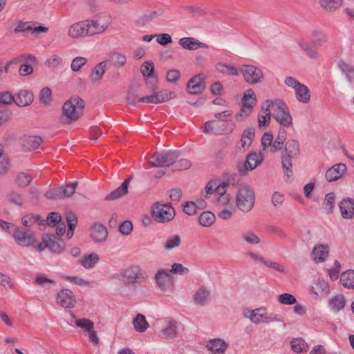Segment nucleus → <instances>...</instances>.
Here are the masks:
<instances>
[{"label":"nucleus","mask_w":354,"mask_h":354,"mask_svg":"<svg viewBox=\"0 0 354 354\" xmlns=\"http://www.w3.org/2000/svg\"><path fill=\"white\" fill-rule=\"evenodd\" d=\"M84 105V100L78 96L68 100L62 106V122L69 124L77 120L82 115Z\"/></svg>","instance_id":"nucleus-1"},{"label":"nucleus","mask_w":354,"mask_h":354,"mask_svg":"<svg viewBox=\"0 0 354 354\" xmlns=\"http://www.w3.org/2000/svg\"><path fill=\"white\" fill-rule=\"evenodd\" d=\"M268 106H271L274 118L283 127L289 128L292 126V118L286 104L282 100H268Z\"/></svg>","instance_id":"nucleus-2"},{"label":"nucleus","mask_w":354,"mask_h":354,"mask_svg":"<svg viewBox=\"0 0 354 354\" xmlns=\"http://www.w3.org/2000/svg\"><path fill=\"white\" fill-rule=\"evenodd\" d=\"M299 155V144L297 140H290L285 145L284 151L281 155V165L288 177L292 174V159Z\"/></svg>","instance_id":"nucleus-3"},{"label":"nucleus","mask_w":354,"mask_h":354,"mask_svg":"<svg viewBox=\"0 0 354 354\" xmlns=\"http://www.w3.org/2000/svg\"><path fill=\"white\" fill-rule=\"evenodd\" d=\"M120 280L126 286L142 284L148 279V276L140 266L131 265L124 268L120 274Z\"/></svg>","instance_id":"nucleus-4"},{"label":"nucleus","mask_w":354,"mask_h":354,"mask_svg":"<svg viewBox=\"0 0 354 354\" xmlns=\"http://www.w3.org/2000/svg\"><path fill=\"white\" fill-rule=\"evenodd\" d=\"M255 203V194L253 189L248 185L241 187L236 194V205L243 212H250Z\"/></svg>","instance_id":"nucleus-5"},{"label":"nucleus","mask_w":354,"mask_h":354,"mask_svg":"<svg viewBox=\"0 0 354 354\" xmlns=\"http://www.w3.org/2000/svg\"><path fill=\"white\" fill-rule=\"evenodd\" d=\"M234 124L227 120L215 119L204 123L203 131L205 133L216 135L229 134L232 132Z\"/></svg>","instance_id":"nucleus-6"},{"label":"nucleus","mask_w":354,"mask_h":354,"mask_svg":"<svg viewBox=\"0 0 354 354\" xmlns=\"http://www.w3.org/2000/svg\"><path fill=\"white\" fill-rule=\"evenodd\" d=\"M151 216L153 220L158 223H167L174 219L175 216V209L168 204L156 202L153 205Z\"/></svg>","instance_id":"nucleus-7"},{"label":"nucleus","mask_w":354,"mask_h":354,"mask_svg":"<svg viewBox=\"0 0 354 354\" xmlns=\"http://www.w3.org/2000/svg\"><path fill=\"white\" fill-rule=\"evenodd\" d=\"M86 21L90 36L104 32L109 28L112 21L111 17L106 14Z\"/></svg>","instance_id":"nucleus-8"},{"label":"nucleus","mask_w":354,"mask_h":354,"mask_svg":"<svg viewBox=\"0 0 354 354\" xmlns=\"http://www.w3.org/2000/svg\"><path fill=\"white\" fill-rule=\"evenodd\" d=\"M178 158V153L175 151L157 153L151 157L153 160L150 162V164L151 167H169L176 163Z\"/></svg>","instance_id":"nucleus-9"},{"label":"nucleus","mask_w":354,"mask_h":354,"mask_svg":"<svg viewBox=\"0 0 354 354\" xmlns=\"http://www.w3.org/2000/svg\"><path fill=\"white\" fill-rule=\"evenodd\" d=\"M13 237L17 243L21 247L33 245L36 242L35 233L32 229L16 227Z\"/></svg>","instance_id":"nucleus-10"},{"label":"nucleus","mask_w":354,"mask_h":354,"mask_svg":"<svg viewBox=\"0 0 354 354\" xmlns=\"http://www.w3.org/2000/svg\"><path fill=\"white\" fill-rule=\"evenodd\" d=\"M244 80L250 84H256L261 82L264 75L261 68L254 65H243L240 68Z\"/></svg>","instance_id":"nucleus-11"},{"label":"nucleus","mask_w":354,"mask_h":354,"mask_svg":"<svg viewBox=\"0 0 354 354\" xmlns=\"http://www.w3.org/2000/svg\"><path fill=\"white\" fill-rule=\"evenodd\" d=\"M77 182L59 186L47 191L44 196L48 199L57 200L71 196L75 191Z\"/></svg>","instance_id":"nucleus-12"},{"label":"nucleus","mask_w":354,"mask_h":354,"mask_svg":"<svg viewBox=\"0 0 354 354\" xmlns=\"http://www.w3.org/2000/svg\"><path fill=\"white\" fill-rule=\"evenodd\" d=\"M156 90L153 91V93L150 95H147L139 98L138 101L144 103L159 104L169 101L176 96L174 92L168 90H164L159 92H156Z\"/></svg>","instance_id":"nucleus-13"},{"label":"nucleus","mask_w":354,"mask_h":354,"mask_svg":"<svg viewBox=\"0 0 354 354\" xmlns=\"http://www.w3.org/2000/svg\"><path fill=\"white\" fill-rule=\"evenodd\" d=\"M245 315L255 324L277 321L276 316L268 315L266 312V309L261 308L253 310H248Z\"/></svg>","instance_id":"nucleus-14"},{"label":"nucleus","mask_w":354,"mask_h":354,"mask_svg":"<svg viewBox=\"0 0 354 354\" xmlns=\"http://www.w3.org/2000/svg\"><path fill=\"white\" fill-rule=\"evenodd\" d=\"M141 73L146 78L145 82L151 91L157 90L158 79L153 75L154 67L152 62H145L141 66Z\"/></svg>","instance_id":"nucleus-15"},{"label":"nucleus","mask_w":354,"mask_h":354,"mask_svg":"<svg viewBox=\"0 0 354 354\" xmlns=\"http://www.w3.org/2000/svg\"><path fill=\"white\" fill-rule=\"evenodd\" d=\"M155 281L159 289L161 290H169L173 283L171 271L167 269H160L157 271L154 277Z\"/></svg>","instance_id":"nucleus-16"},{"label":"nucleus","mask_w":354,"mask_h":354,"mask_svg":"<svg viewBox=\"0 0 354 354\" xmlns=\"http://www.w3.org/2000/svg\"><path fill=\"white\" fill-rule=\"evenodd\" d=\"M205 88V77L201 73L192 77L187 82V91L192 95H198L203 93Z\"/></svg>","instance_id":"nucleus-17"},{"label":"nucleus","mask_w":354,"mask_h":354,"mask_svg":"<svg viewBox=\"0 0 354 354\" xmlns=\"http://www.w3.org/2000/svg\"><path fill=\"white\" fill-rule=\"evenodd\" d=\"M57 302L63 308L74 307L76 300L73 292L68 289H63L57 293Z\"/></svg>","instance_id":"nucleus-18"},{"label":"nucleus","mask_w":354,"mask_h":354,"mask_svg":"<svg viewBox=\"0 0 354 354\" xmlns=\"http://www.w3.org/2000/svg\"><path fill=\"white\" fill-rule=\"evenodd\" d=\"M68 35L73 38L90 36L86 21H82L71 25L68 29Z\"/></svg>","instance_id":"nucleus-19"},{"label":"nucleus","mask_w":354,"mask_h":354,"mask_svg":"<svg viewBox=\"0 0 354 354\" xmlns=\"http://www.w3.org/2000/svg\"><path fill=\"white\" fill-rule=\"evenodd\" d=\"M90 232L91 238L97 243L105 241L108 236L106 227L101 223L93 224L91 227Z\"/></svg>","instance_id":"nucleus-20"},{"label":"nucleus","mask_w":354,"mask_h":354,"mask_svg":"<svg viewBox=\"0 0 354 354\" xmlns=\"http://www.w3.org/2000/svg\"><path fill=\"white\" fill-rule=\"evenodd\" d=\"M346 171V166L344 163L335 164L326 172V179L328 182H333L341 178Z\"/></svg>","instance_id":"nucleus-21"},{"label":"nucleus","mask_w":354,"mask_h":354,"mask_svg":"<svg viewBox=\"0 0 354 354\" xmlns=\"http://www.w3.org/2000/svg\"><path fill=\"white\" fill-rule=\"evenodd\" d=\"M131 179L132 176H129L125 179L120 186L112 191L110 194H107L105 196L104 200L115 201L126 195L128 193V187Z\"/></svg>","instance_id":"nucleus-22"},{"label":"nucleus","mask_w":354,"mask_h":354,"mask_svg":"<svg viewBox=\"0 0 354 354\" xmlns=\"http://www.w3.org/2000/svg\"><path fill=\"white\" fill-rule=\"evenodd\" d=\"M272 111L271 106H268V100L261 106V110L258 115V126L259 129L266 127L270 122V116Z\"/></svg>","instance_id":"nucleus-23"},{"label":"nucleus","mask_w":354,"mask_h":354,"mask_svg":"<svg viewBox=\"0 0 354 354\" xmlns=\"http://www.w3.org/2000/svg\"><path fill=\"white\" fill-rule=\"evenodd\" d=\"M42 142V138L37 136H24L21 140V146L26 151L37 149Z\"/></svg>","instance_id":"nucleus-24"},{"label":"nucleus","mask_w":354,"mask_h":354,"mask_svg":"<svg viewBox=\"0 0 354 354\" xmlns=\"http://www.w3.org/2000/svg\"><path fill=\"white\" fill-rule=\"evenodd\" d=\"M206 346L212 354H224L227 348V344L224 340L216 338L209 339Z\"/></svg>","instance_id":"nucleus-25"},{"label":"nucleus","mask_w":354,"mask_h":354,"mask_svg":"<svg viewBox=\"0 0 354 354\" xmlns=\"http://www.w3.org/2000/svg\"><path fill=\"white\" fill-rule=\"evenodd\" d=\"M339 207L343 218L351 219L354 216V201L350 198L342 200Z\"/></svg>","instance_id":"nucleus-26"},{"label":"nucleus","mask_w":354,"mask_h":354,"mask_svg":"<svg viewBox=\"0 0 354 354\" xmlns=\"http://www.w3.org/2000/svg\"><path fill=\"white\" fill-rule=\"evenodd\" d=\"M66 244L64 241L55 235H49L48 249L54 254H61L64 251Z\"/></svg>","instance_id":"nucleus-27"},{"label":"nucleus","mask_w":354,"mask_h":354,"mask_svg":"<svg viewBox=\"0 0 354 354\" xmlns=\"http://www.w3.org/2000/svg\"><path fill=\"white\" fill-rule=\"evenodd\" d=\"M179 44L189 50H196L199 48H207V46L193 37H184L179 40Z\"/></svg>","instance_id":"nucleus-28"},{"label":"nucleus","mask_w":354,"mask_h":354,"mask_svg":"<svg viewBox=\"0 0 354 354\" xmlns=\"http://www.w3.org/2000/svg\"><path fill=\"white\" fill-rule=\"evenodd\" d=\"M312 255L316 263L324 262L328 255V246L327 245H319L315 247Z\"/></svg>","instance_id":"nucleus-29"},{"label":"nucleus","mask_w":354,"mask_h":354,"mask_svg":"<svg viewBox=\"0 0 354 354\" xmlns=\"http://www.w3.org/2000/svg\"><path fill=\"white\" fill-rule=\"evenodd\" d=\"M263 160V156L261 153H251L246 158L245 167L246 170H253L259 165Z\"/></svg>","instance_id":"nucleus-30"},{"label":"nucleus","mask_w":354,"mask_h":354,"mask_svg":"<svg viewBox=\"0 0 354 354\" xmlns=\"http://www.w3.org/2000/svg\"><path fill=\"white\" fill-rule=\"evenodd\" d=\"M210 298V292L206 288H201L194 296L195 304L202 306H205Z\"/></svg>","instance_id":"nucleus-31"},{"label":"nucleus","mask_w":354,"mask_h":354,"mask_svg":"<svg viewBox=\"0 0 354 354\" xmlns=\"http://www.w3.org/2000/svg\"><path fill=\"white\" fill-rule=\"evenodd\" d=\"M295 95L297 100L300 102L307 104L310 100V93L308 87L301 84L297 88H295Z\"/></svg>","instance_id":"nucleus-32"},{"label":"nucleus","mask_w":354,"mask_h":354,"mask_svg":"<svg viewBox=\"0 0 354 354\" xmlns=\"http://www.w3.org/2000/svg\"><path fill=\"white\" fill-rule=\"evenodd\" d=\"M33 99L34 97L31 92L26 90L20 91L15 102L19 106H26L30 105L33 102Z\"/></svg>","instance_id":"nucleus-33"},{"label":"nucleus","mask_w":354,"mask_h":354,"mask_svg":"<svg viewBox=\"0 0 354 354\" xmlns=\"http://www.w3.org/2000/svg\"><path fill=\"white\" fill-rule=\"evenodd\" d=\"M106 66V62H102L96 65L90 75L91 81L93 83L98 82L104 75Z\"/></svg>","instance_id":"nucleus-34"},{"label":"nucleus","mask_w":354,"mask_h":354,"mask_svg":"<svg viewBox=\"0 0 354 354\" xmlns=\"http://www.w3.org/2000/svg\"><path fill=\"white\" fill-rule=\"evenodd\" d=\"M287 138V132L283 128H281L279 131L278 136L270 147V151L272 153L277 152L282 149L283 142Z\"/></svg>","instance_id":"nucleus-35"},{"label":"nucleus","mask_w":354,"mask_h":354,"mask_svg":"<svg viewBox=\"0 0 354 354\" xmlns=\"http://www.w3.org/2000/svg\"><path fill=\"white\" fill-rule=\"evenodd\" d=\"M134 329L138 332H145L149 328V324L145 317L142 314H138L133 320Z\"/></svg>","instance_id":"nucleus-36"},{"label":"nucleus","mask_w":354,"mask_h":354,"mask_svg":"<svg viewBox=\"0 0 354 354\" xmlns=\"http://www.w3.org/2000/svg\"><path fill=\"white\" fill-rule=\"evenodd\" d=\"M340 281L347 288H354V270H350L341 274Z\"/></svg>","instance_id":"nucleus-37"},{"label":"nucleus","mask_w":354,"mask_h":354,"mask_svg":"<svg viewBox=\"0 0 354 354\" xmlns=\"http://www.w3.org/2000/svg\"><path fill=\"white\" fill-rule=\"evenodd\" d=\"M299 45L306 55L310 59L317 60L319 57V53L316 48L304 42L299 43Z\"/></svg>","instance_id":"nucleus-38"},{"label":"nucleus","mask_w":354,"mask_h":354,"mask_svg":"<svg viewBox=\"0 0 354 354\" xmlns=\"http://www.w3.org/2000/svg\"><path fill=\"white\" fill-rule=\"evenodd\" d=\"M99 261L97 254L93 253L87 256H84L79 260V263L85 268H90L94 266Z\"/></svg>","instance_id":"nucleus-39"},{"label":"nucleus","mask_w":354,"mask_h":354,"mask_svg":"<svg viewBox=\"0 0 354 354\" xmlns=\"http://www.w3.org/2000/svg\"><path fill=\"white\" fill-rule=\"evenodd\" d=\"M10 169L8 158L4 153L3 145H0V175L4 176Z\"/></svg>","instance_id":"nucleus-40"},{"label":"nucleus","mask_w":354,"mask_h":354,"mask_svg":"<svg viewBox=\"0 0 354 354\" xmlns=\"http://www.w3.org/2000/svg\"><path fill=\"white\" fill-rule=\"evenodd\" d=\"M342 0H319L321 6L327 11L333 12L342 4Z\"/></svg>","instance_id":"nucleus-41"},{"label":"nucleus","mask_w":354,"mask_h":354,"mask_svg":"<svg viewBox=\"0 0 354 354\" xmlns=\"http://www.w3.org/2000/svg\"><path fill=\"white\" fill-rule=\"evenodd\" d=\"M215 221V216L211 212H204L198 217L199 223L204 227L211 226Z\"/></svg>","instance_id":"nucleus-42"},{"label":"nucleus","mask_w":354,"mask_h":354,"mask_svg":"<svg viewBox=\"0 0 354 354\" xmlns=\"http://www.w3.org/2000/svg\"><path fill=\"white\" fill-rule=\"evenodd\" d=\"M243 105L252 106L253 108L257 103L256 95L251 88L247 89L242 98Z\"/></svg>","instance_id":"nucleus-43"},{"label":"nucleus","mask_w":354,"mask_h":354,"mask_svg":"<svg viewBox=\"0 0 354 354\" xmlns=\"http://www.w3.org/2000/svg\"><path fill=\"white\" fill-rule=\"evenodd\" d=\"M162 13L163 10L162 9L147 10L141 17V21L143 24H147L158 17L162 15Z\"/></svg>","instance_id":"nucleus-44"},{"label":"nucleus","mask_w":354,"mask_h":354,"mask_svg":"<svg viewBox=\"0 0 354 354\" xmlns=\"http://www.w3.org/2000/svg\"><path fill=\"white\" fill-rule=\"evenodd\" d=\"M178 324L176 321H169L165 328L162 330V334L167 337L173 338L176 336Z\"/></svg>","instance_id":"nucleus-45"},{"label":"nucleus","mask_w":354,"mask_h":354,"mask_svg":"<svg viewBox=\"0 0 354 354\" xmlns=\"http://www.w3.org/2000/svg\"><path fill=\"white\" fill-rule=\"evenodd\" d=\"M17 185L20 187H26L32 181L31 176L24 172L18 174L15 179Z\"/></svg>","instance_id":"nucleus-46"},{"label":"nucleus","mask_w":354,"mask_h":354,"mask_svg":"<svg viewBox=\"0 0 354 354\" xmlns=\"http://www.w3.org/2000/svg\"><path fill=\"white\" fill-rule=\"evenodd\" d=\"M291 347L294 352L299 353L306 351L308 348V345L304 339L297 338L291 342Z\"/></svg>","instance_id":"nucleus-47"},{"label":"nucleus","mask_w":354,"mask_h":354,"mask_svg":"<svg viewBox=\"0 0 354 354\" xmlns=\"http://www.w3.org/2000/svg\"><path fill=\"white\" fill-rule=\"evenodd\" d=\"M330 306L335 311H339L345 306V299L342 295H337L329 301Z\"/></svg>","instance_id":"nucleus-48"},{"label":"nucleus","mask_w":354,"mask_h":354,"mask_svg":"<svg viewBox=\"0 0 354 354\" xmlns=\"http://www.w3.org/2000/svg\"><path fill=\"white\" fill-rule=\"evenodd\" d=\"M216 69L222 73H227L232 75H238V69L233 66H230L226 64L219 63L216 65Z\"/></svg>","instance_id":"nucleus-49"},{"label":"nucleus","mask_w":354,"mask_h":354,"mask_svg":"<svg viewBox=\"0 0 354 354\" xmlns=\"http://www.w3.org/2000/svg\"><path fill=\"white\" fill-rule=\"evenodd\" d=\"M6 197L9 203H11L19 207L22 206L23 199L19 193L15 191H11L7 194Z\"/></svg>","instance_id":"nucleus-50"},{"label":"nucleus","mask_w":354,"mask_h":354,"mask_svg":"<svg viewBox=\"0 0 354 354\" xmlns=\"http://www.w3.org/2000/svg\"><path fill=\"white\" fill-rule=\"evenodd\" d=\"M62 216L60 214L57 212H50L47 218L45 220V223H46L50 227H55L57 225L61 223Z\"/></svg>","instance_id":"nucleus-51"},{"label":"nucleus","mask_w":354,"mask_h":354,"mask_svg":"<svg viewBox=\"0 0 354 354\" xmlns=\"http://www.w3.org/2000/svg\"><path fill=\"white\" fill-rule=\"evenodd\" d=\"M278 301L283 305H292L297 302V299L294 295L285 292L278 296Z\"/></svg>","instance_id":"nucleus-52"},{"label":"nucleus","mask_w":354,"mask_h":354,"mask_svg":"<svg viewBox=\"0 0 354 354\" xmlns=\"http://www.w3.org/2000/svg\"><path fill=\"white\" fill-rule=\"evenodd\" d=\"M110 59L113 64L118 67L123 66L127 62L126 57L119 53H111Z\"/></svg>","instance_id":"nucleus-53"},{"label":"nucleus","mask_w":354,"mask_h":354,"mask_svg":"<svg viewBox=\"0 0 354 354\" xmlns=\"http://www.w3.org/2000/svg\"><path fill=\"white\" fill-rule=\"evenodd\" d=\"M75 324L77 327L83 328L86 331H90L94 327V323L91 320L85 318L76 319Z\"/></svg>","instance_id":"nucleus-54"},{"label":"nucleus","mask_w":354,"mask_h":354,"mask_svg":"<svg viewBox=\"0 0 354 354\" xmlns=\"http://www.w3.org/2000/svg\"><path fill=\"white\" fill-rule=\"evenodd\" d=\"M87 62V59L83 57H77L74 58L71 62V69L74 72L79 71L81 68Z\"/></svg>","instance_id":"nucleus-55"},{"label":"nucleus","mask_w":354,"mask_h":354,"mask_svg":"<svg viewBox=\"0 0 354 354\" xmlns=\"http://www.w3.org/2000/svg\"><path fill=\"white\" fill-rule=\"evenodd\" d=\"M40 102L42 104H48L52 100V91L48 87L41 89L39 94Z\"/></svg>","instance_id":"nucleus-56"},{"label":"nucleus","mask_w":354,"mask_h":354,"mask_svg":"<svg viewBox=\"0 0 354 354\" xmlns=\"http://www.w3.org/2000/svg\"><path fill=\"white\" fill-rule=\"evenodd\" d=\"M180 236L178 235H174L167 239L165 243V248L167 250H172L173 248L178 247L180 244Z\"/></svg>","instance_id":"nucleus-57"},{"label":"nucleus","mask_w":354,"mask_h":354,"mask_svg":"<svg viewBox=\"0 0 354 354\" xmlns=\"http://www.w3.org/2000/svg\"><path fill=\"white\" fill-rule=\"evenodd\" d=\"M66 220L68 223V229L70 231H74L77 224V218L73 212H67L66 214Z\"/></svg>","instance_id":"nucleus-58"},{"label":"nucleus","mask_w":354,"mask_h":354,"mask_svg":"<svg viewBox=\"0 0 354 354\" xmlns=\"http://www.w3.org/2000/svg\"><path fill=\"white\" fill-rule=\"evenodd\" d=\"M335 195L333 192L328 193L325 196V202L324 203L326 209H328L329 213L332 212L334 203H335Z\"/></svg>","instance_id":"nucleus-59"},{"label":"nucleus","mask_w":354,"mask_h":354,"mask_svg":"<svg viewBox=\"0 0 354 354\" xmlns=\"http://www.w3.org/2000/svg\"><path fill=\"white\" fill-rule=\"evenodd\" d=\"M243 239L249 244H258L260 243L259 238L252 232H247L242 235Z\"/></svg>","instance_id":"nucleus-60"},{"label":"nucleus","mask_w":354,"mask_h":354,"mask_svg":"<svg viewBox=\"0 0 354 354\" xmlns=\"http://www.w3.org/2000/svg\"><path fill=\"white\" fill-rule=\"evenodd\" d=\"M120 232L124 235H129L133 230V224L129 221H123L118 227Z\"/></svg>","instance_id":"nucleus-61"},{"label":"nucleus","mask_w":354,"mask_h":354,"mask_svg":"<svg viewBox=\"0 0 354 354\" xmlns=\"http://www.w3.org/2000/svg\"><path fill=\"white\" fill-rule=\"evenodd\" d=\"M183 211L189 216L194 215L197 212V205L192 201L186 202L183 205Z\"/></svg>","instance_id":"nucleus-62"},{"label":"nucleus","mask_w":354,"mask_h":354,"mask_svg":"<svg viewBox=\"0 0 354 354\" xmlns=\"http://www.w3.org/2000/svg\"><path fill=\"white\" fill-rule=\"evenodd\" d=\"M127 104L132 106H136L138 101V94L136 89L131 88L127 95Z\"/></svg>","instance_id":"nucleus-63"},{"label":"nucleus","mask_w":354,"mask_h":354,"mask_svg":"<svg viewBox=\"0 0 354 354\" xmlns=\"http://www.w3.org/2000/svg\"><path fill=\"white\" fill-rule=\"evenodd\" d=\"M31 22L19 21L15 28V32H30L32 30Z\"/></svg>","instance_id":"nucleus-64"}]
</instances>
